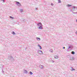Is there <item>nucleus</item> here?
I'll list each match as a JSON object with an SVG mask.
<instances>
[{
    "mask_svg": "<svg viewBox=\"0 0 77 77\" xmlns=\"http://www.w3.org/2000/svg\"><path fill=\"white\" fill-rule=\"evenodd\" d=\"M38 26H40V27L38 28V29H42V27H41L42 26V23H39L38 24Z\"/></svg>",
    "mask_w": 77,
    "mask_h": 77,
    "instance_id": "1",
    "label": "nucleus"
},
{
    "mask_svg": "<svg viewBox=\"0 0 77 77\" xmlns=\"http://www.w3.org/2000/svg\"><path fill=\"white\" fill-rule=\"evenodd\" d=\"M38 53L40 54H44L42 51L41 50H38Z\"/></svg>",
    "mask_w": 77,
    "mask_h": 77,
    "instance_id": "2",
    "label": "nucleus"
},
{
    "mask_svg": "<svg viewBox=\"0 0 77 77\" xmlns=\"http://www.w3.org/2000/svg\"><path fill=\"white\" fill-rule=\"evenodd\" d=\"M16 5H19V6H21V4H20V3L19 2L16 1Z\"/></svg>",
    "mask_w": 77,
    "mask_h": 77,
    "instance_id": "3",
    "label": "nucleus"
},
{
    "mask_svg": "<svg viewBox=\"0 0 77 77\" xmlns=\"http://www.w3.org/2000/svg\"><path fill=\"white\" fill-rule=\"evenodd\" d=\"M38 47H40V49H42V47H41V45H38Z\"/></svg>",
    "mask_w": 77,
    "mask_h": 77,
    "instance_id": "4",
    "label": "nucleus"
},
{
    "mask_svg": "<svg viewBox=\"0 0 77 77\" xmlns=\"http://www.w3.org/2000/svg\"><path fill=\"white\" fill-rule=\"evenodd\" d=\"M36 38L37 39V40H38V41H40V40H41V39L37 37Z\"/></svg>",
    "mask_w": 77,
    "mask_h": 77,
    "instance_id": "5",
    "label": "nucleus"
},
{
    "mask_svg": "<svg viewBox=\"0 0 77 77\" xmlns=\"http://www.w3.org/2000/svg\"><path fill=\"white\" fill-rule=\"evenodd\" d=\"M49 51L51 52V53H53V50H50Z\"/></svg>",
    "mask_w": 77,
    "mask_h": 77,
    "instance_id": "6",
    "label": "nucleus"
},
{
    "mask_svg": "<svg viewBox=\"0 0 77 77\" xmlns=\"http://www.w3.org/2000/svg\"><path fill=\"white\" fill-rule=\"evenodd\" d=\"M72 54H75V52L74 51H72Z\"/></svg>",
    "mask_w": 77,
    "mask_h": 77,
    "instance_id": "7",
    "label": "nucleus"
},
{
    "mask_svg": "<svg viewBox=\"0 0 77 77\" xmlns=\"http://www.w3.org/2000/svg\"><path fill=\"white\" fill-rule=\"evenodd\" d=\"M30 75H32V74H33V73H32V72H30Z\"/></svg>",
    "mask_w": 77,
    "mask_h": 77,
    "instance_id": "8",
    "label": "nucleus"
},
{
    "mask_svg": "<svg viewBox=\"0 0 77 77\" xmlns=\"http://www.w3.org/2000/svg\"><path fill=\"white\" fill-rule=\"evenodd\" d=\"M58 58V57L57 56H55V59H57Z\"/></svg>",
    "mask_w": 77,
    "mask_h": 77,
    "instance_id": "9",
    "label": "nucleus"
},
{
    "mask_svg": "<svg viewBox=\"0 0 77 77\" xmlns=\"http://www.w3.org/2000/svg\"><path fill=\"white\" fill-rule=\"evenodd\" d=\"M67 6H69V7L71 6V5H69V4H68V5H67Z\"/></svg>",
    "mask_w": 77,
    "mask_h": 77,
    "instance_id": "10",
    "label": "nucleus"
},
{
    "mask_svg": "<svg viewBox=\"0 0 77 77\" xmlns=\"http://www.w3.org/2000/svg\"><path fill=\"white\" fill-rule=\"evenodd\" d=\"M10 18H12V19H14V17H13L12 16H10Z\"/></svg>",
    "mask_w": 77,
    "mask_h": 77,
    "instance_id": "11",
    "label": "nucleus"
},
{
    "mask_svg": "<svg viewBox=\"0 0 77 77\" xmlns=\"http://www.w3.org/2000/svg\"><path fill=\"white\" fill-rule=\"evenodd\" d=\"M13 35H15V32H13Z\"/></svg>",
    "mask_w": 77,
    "mask_h": 77,
    "instance_id": "12",
    "label": "nucleus"
},
{
    "mask_svg": "<svg viewBox=\"0 0 77 77\" xmlns=\"http://www.w3.org/2000/svg\"><path fill=\"white\" fill-rule=\"evenodd\" d=\"M51 5L52 6H53L54 5V4H53V3H51Z\"/></svg>",
    "mask_w": 77,
    "mask_h": 77,
    "instance_id": "13",
    "label": "nucleus"
},
{
    "mask_svg": "<svg viewBox=\"0 0 77 77\" xmlns=\"http://www.w3.org/2000/svg\"><path fill=\"white\" fill-rule=\"evenodd\" d=\"M20 11H21V12H23V10H20Z\"/></svg>",
    "mask_w": 77,
    "mask_h": 77,
    "instance_id": "14",
    "label": "nucleus"
},
{
    "mask_svg": "<svg viewBox=\"0 0 77 77\" xmlns=\"http://www.w3.org/2000/svg\"><path fill=\"white\" fill-rule=\"evenodd\" d=\"M58 2H59V3H61V1H59Z\"/></svg>",
    "mask_w": 77,
    "mask_h": 77,
    "instance_id": "15",
    "label": "nucleus"
},
{
    "mask_svg": "<svg viewBox=\"0 0 77 77\" xmlns=\"http://www.w3.org/2000/svg\"><path fill=\"white\" fill-rule=\"evenodd\" d=\"M73 70H74V71H75V69H73V70H72V71H73Z\"/></svg>",
    "mask_w": 77,
    "mask_h": 77,
    "instance_id": "16",
    "label": "nucleus"
},
{
    "mask_svg": "<svg viewBox=\"0 0 77 77\" xmlns=\"http://www.w3.org/2000/svg\"><path fill=\"white\" fill-rule=\"evenodd\" d=\"M3 1L4 2H5V0H3Z\"/></svg>",
    "mask_w": 77,
    "mask_h": 77,
    "instance_id": "17",
    "label": "nucleus"
},
{
    "mask_svg": "<svg viewBox=\"0 0 77 77\" xmlns=\"http://www.w3.org/2000/svg\"><path fill=\"white\" fill-rule=\"evenodd\" d=\"M63 49H65V47H63Z\"/></svg>",
    "mask_w": 77,
    "mask_h": 77,
    "instance_id": "18",
    "label": "nucleus"
},
{
    "mask_svg": "<svg viewBox=\"0 0 77 77\" xmlns=\"http://www.w3.org/2000/svg\"><path fill=\"white\" fill-rule=\"evenodd\" d=\"M76 21L77 22V19L76 20Z\"/></svg>",
    "mask_w": 77,
    "mask_h": 77,
    "instance_id": "19",
    "label": "nucleus"
}]
</instances>
